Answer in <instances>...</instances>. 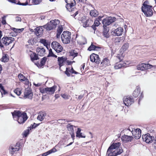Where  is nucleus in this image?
<instances>
[{
  "instance_id": "bb28decb",
  "label": "nucleus",
  "mask_w": 156,
  "mask_h": 156,
  "mask_svg": "<svg viewBox=\"0 0 156 156\" xmlns=\"http://www.w3.org/2000/svg\"><path fill=\"white\" fill-rule=\"evenodd\" d=\"M18 77L20 81H25L26 84H28L29 82L28 80L23 74H19Z\"/></svg>"
},
{
  "instance_id": "09e8293b",
  "label": "nucleus",
  "mask_w": 156,
  "mask_h": 156,
  "mask_svg": "<svg viewBox=\"0 0 156 156\" xmlns=\"http://www.w3.org/2000/svg\"><path fill=\"white\" fill-rule=\"evenodd\" d=\"M13 30L16 32L20 33L21 31H22L23 30V28L21 29H16L13 28Z\"/></svg>"
},
{
  "instance_id": "393cba45",
  "label": "nucleus",
  "mask_w": 156,
  "mask_h": 156,
  "mask_svg": "<svg viewBox=\"0 0 156 156\" xmlns=\"http://www.w3.org/2000/svg\"><path fill=\"white\" fill-rule=\"evenodd\" d=\"M140 88L139 87L137 86L136 87V89H135L134 91L133 94V95L135 98H136L140 94Z\"/></svg>"
},
{
  "instance_id": "5701e85b",
  "label": "nucleus",
  "mask_w": 156,
  "mask_h": 156,
  "mask_svg": "<svg viewBox=\"0 0 156 156\" xmlns=\"http://www.w3.org/2000/svg\"><path fill=\"white\" fill-rule=\"evenodd\" d=\"M46 116V113L44 112H40L38 115L37 119L41 121L44 120Z\"/></svg>"
},
{
  "instance_id": "f257e3e1",
  "label": "nucleus",
  "mask_w": 156,
  "mask_h": 156,
  "mask_svg": "<svg viewBox=\"0 0 156 156\" xmlns=\"http://www.w3.org/2000/svg\"><path fill=\"white\" fill-rule=\"evenodd\" d=\"M121 143L119 142L114 143L108 148L106 153L107 156H116L121 154L123 150L120 146Z\"/></svg>"
},
{
  "instance_id": "e433bc0d",
  "label": "nucleus",
  "mask_w": 156,
  "mask_h": 156,
  "mask_svg": "<svg viewBox=\"0 0 156 156\" xmlns=\"http://www.w3.org/2000/svg\"><path fill=\"white\" fill-rule=\"evenodd\" d=\"M52 24H53V25L54 29L55 28L57 25L58 24L60 23V21L58 20L55 19L54 20H51Z\"/></svg>"
},
{
  "instance_id": "a878e982",
  "label": "nucleus",
  "mask_w": 156,
  "mask_h": 156,
  "mask_svg": "<svg viewBox=\"0 0 156 156\" xmlns=\"http://www.w3.org/2000/svg\"><path fill=\"white\" fill-rule=\"evenodd\" d=\"M40 42L41 44H42L46 46V48L48 49V46H49L50 44V43L47 40L44 39H41L40 41Z\"/></svg>"
},
{
  "instance_id": "0eeeda50",
  "label": "nucleus",
  "mask_w": 156,
  "mask_h": 156,
  "mask_svg": "<svg viewBox=\"0 0 156 156\" xmlns=\"http://www.w3.org/2000/svg\"><path fill=\"white\" fill-rule=\"evenodd\" d=\"M51 46L52 48L58 53L61 52L63 49V48L61 45L55 41L52 42Z\"/></svg>"
},
{
  "instance_id": "69168bd1",
  "label": "nucleus",
  "mask_w": 156,
  "mask_h": 156,
  "mask_svg": "<svg viewBox=\"0 0 156 156\" xmlns=\"http://www.w3.org/2000/svg\"><path fill=\"white\" fill-rule=\"evenodd\" d=\"M121 40V37H118L116 39V42H119Z\"/></svg>"
},
{
  "instance_id": "ddd939ff",
  "label": "nucleus",
  "mask_w": 156,
  "mask_h": 156,
  "mask_svg": "<svg viewBox=\"0 0 156 156\" xmlns=\"http://www.w3.org/2000/svg\"><path fill=\"white\" fill-rule=\"evenodd\" d=\"M123 30L122 28L119 27L115 29H112V33L114 36H119L122 34Z\"/></svg>"
},
{
  "instance_id": "ea45409f",
  "label": "nucleus",
  "mask_w": 156,
  "mask_h": 156,
  "mask_svg": "<svg viewBox=\"0 0 156 156\" xmlns=\"http://www.w3.org/2000/svg\"><path fill=\"white\" fill-rule=\"evenodd\" d=\"M0 88L1 89L0 92L2 94V97H3V95L5 94H6L7 93V92L4 90L3 87L2 86L1 84H0Z\"/></svg>"
},
{
  "instance_id": "412c9836",
  "label": "nucleus",
  "mask_w": 156,
  "mask_h": 156,
  "mask_svg": "<svg viewBox=\"0 0 156 156\" xmlns=\"http://www.w3.org/2000/svg\"><path fill=\"white\" fill-rule=\"evenodd\" d=\"M101 66L105 67L110 65V62L107 58H105L101 63Z\"/></svg>"
},
{
  "instance_id": "5fc2aeb1",
  "label": "nucleus",
  "mask_w": 156,
  "mask_h": 156,
  "mask_svg": "<svg viewBox=\"0 0 156 156\" xmlns=\"http://www.w3.org/2000/svg\"><path fill=\"white\" fill-rule=\"evenodd\" d=\"M17 4L19 5H28V3L27 1L25 3H21L19 2Z\"/></svg>"
},
{
  "instance_id": "72a5a7b5",
  "label": "nucleus",
  "mask_w": 156,
  "mask_h": 156,
  "mask_svg": "<svg viewBox=\"0 0 156 156\" xmlns=\"http://www.w3.org/2000/svg\"><path fill=\"white\" fill-rule=\"evenodd\" d=\"M100 24L99 21L96 19L94 21V24L92 26V27L94 30H95L96 29V27L98 26Z\"/></svg>"
},
{
  "instance_id": "864d4df0",
  "label": "nucleus",
  "mask_w": 156,
  "mask_h": 156,
  "mask_svg": "<svg viewBox=\"0 0 156 156\" xmlns=\"http://www.w3.org/2000/svg\"><path fill=\"white\" fill-rule=\"evenodd\" d=\"M94 59H95V62L97 64H98L100 63V58L99 57V56H98V58H94Z\"/></svg>"
},
{
  "instance_id": "0e129e2a",
  "label": "nucleus",
  "mask_w": 156,
  "mask_h": 156,
  "mask_svg": "<svg viewBox=\"0 0 156 156\" xmlns=\"http://www.w3.org/2000/svg\"><path fill=\"white\" fill-rule=\"evenodd\" d=\"M103 16H99L96 19L99 21L101 20V19L103 18Z\"/></svg>"
},
{
  "instance_id": "052dcab7",
  "label": "nucleus",
  "mask_w": 156,
  "mask_h": 156,
  "mask_svg": "<svg viewBox=\"0 0 156 156\" xmlns=\"http://www.w3.org/2000/svg\"><path fill=\"white\" fill-rule=\"evenodd\" d=\"M16 21H21V17H19V16H17L16 17Z\"/></svg>"
},
{
  "instance_id": "2eb2a0df",
  "label": "nucleus",
  "mask_w": 156,
  "mask_h": 156,
  "mask_svg": "<svg viewBox=\"0 0 156 156\" xmlns=\"http://www.w3.org/2000/svg\"><path fill=\"white\" fill-rule=\"evenodd\" d=\"M142 137L143 140L147 143H151L152 142L153 139L154 138V137L150 136L149 133L143 135Z\"/></svg>"
},
{
  "instance_id": "20e7f679",
  "label": "nucleus",
  "mask_w": 156,
  "mask_h": 156,
  "mask_svg": "<svg viewBox=\"0 0 156 156\" xmlns=\"http://www.w3.org/2000/svg\"><path fill=\"white\" fill-rule=\"evenodd\" d=\"M57 87L55 86H54L52 87H47L46 88L40 87L39 90L40 92L42 94H53L56 89Z\"/></svg>"
},
{
  "instance_id": "4c0bfd02",
  "label": "nucleus",
  "mask_w": 156,
  "mask_h": 156,
  "mask_svg": "<svg viewBox=\"0 0 156 156\" xmlns=\"http://www.w3.org/2000/svg\"><path fill=\"white\" fill-rule=\"evenodd\" d=\"M20 147L18 146L17 147L15 148L11 147V148L9 149V151L11 154H13L14 152L18 151Z\"/></svg>"
},
{
  "instance_id": "c756f323",
  "label": "nucleus",
  "mask_w": 156,
  "mask_h": 156,
  "mask_svg": "<svg viewBox=\"0 0 156 156\" xmlns=\"http://www.w3.org/2000/svg\"><path fill=\"white\" fill-rule=\"evenodd\" d=\"M90 16L92 17H96L98 15V12L95 9L91 10L90 12Z\"/></svg>"
},
{
  "instance_id": "4d7b16f0",
  "label": "nucleus",
  "mask_w": 156,
  "mask_h": 156,
  "mask_svg": "<svg viewBox=\"0 0 156 156\" xmlns=\"http://www.w3.org/2000/svg\"><path fill=\"white\" fill-rule=\"evenodd\" d=\"M152 141L154 143V147H156V137L155 138H153Z\"/></svg>"
},
{
  "instance_id": "bf43d9fd",
  "label": "nucleus",
  "mask_w": 156,
  "mask_h": 156,
  "mask_svg": "<svg viewBox=\"0 0 156 156\" xmlns=\"http://www.w3.org/2000/svg\"><path fill=\"white\" fill-rule=\"evenodd\" d=\"M69 72L72 73H75V74H77V72H75L73 70V68H72L70 70H69Z\"/></svg>"
},
{
  "instance_id": "aec40b11",
  "label": "nucleus",
  "mask_w": 156,
  "mask_h": 156,
  "mask_svg": "<svg viewBox=\"0 0 156 156\" xmlns=\"http://www.w3.org/2000/svg\"><path fill=\"white\" fill-rule=\"evenodd\" d=\"M43 29L42 27H38L36 28L34 30V32L36 35L37 36L41 35Z\"/></svg>"
},
{
  "instance_id": "6ab92c4d",
  "label": "nucleus",
  "mask_w": 156,
  "mask_h": 156,
  "mask_svg": "<svg viewBox=\"0 0 156 156\" xmlns=\"http://www.w3.org/2000/svg\"><path fill=\"white\" fill-rule=\"evenodd\" d=\"M53 24H52L51 21L48 23L46 25L43 26L44 29L48 30H50L54 29Z\"/></svg>"
},
{
  "instance_id": "39448f33",
  "label": "nucleus",
  "mask_w": 156,
  "mask_h": 156,
  "mask_svg": "<svg viewBox=\"0 0 156 156\" xmlns=\"http://www.w3.org/2000/svg\"><path fill=\"white\" fill-rule=\"evenodd\" d=\"M71 33L68 31H64L61 36V39L63 43L68 44L71 40Z\"/></svg>"
},
{
  "instance_id": "9b49d317",
  "label": "nucleus",
  "mask_w": 156,
  "mask_h": 156,
  "mask_svg": "<svg viewBox=\"0 0 156 156\" xmlns=\"http://www.w3.org/2000/svg\"><path fill=\"white\" fill-rule=\"evenodd\" d=\"M14 40L13 37H4L1 40L2 43L5 45H8Z\"/></svg>"
},
{
  "instance_id": "f03ea898",
  "label": "nucleus",
  "mask_w": 156,
  "mask_h": 156,
  "mask_svg": "<svg viewBox=\"0 0 156 156\" xmlns=\"http://www.w3.org/2000/svg\"><path fill=\"white\" fill-rule=\"evenodd\" d=\"M12 114L14 119L16 120L20 124L23 123L28 118L26 113L24 112L15 111Z\"/></svg>"
},
{
  "instance_id": "7c9ffc66",
  "label": "nucleus",
  "mask_w": 156,
  "mask_h": 156,
  "mask_svg": "<svg viewBox=\"0 0 156 156\" xmlns=\"http://www.w3.org/2000/svg\"><path fill=\"white\" fill-rule=\"evenodd\" d=\"M63 31V27L62 26H59L57 30V34H56V37L57 38H59Z\"/></svg>"
},
{
  "instance_id": "6e6552de",
  "label": "nucleus",
  "mask_w": 156,
  "mask_h": 156,
  "mask_svg": "<svg viewBox=\"0 0 156 156\" xmlns=\"http://www.w3.org/2000/svg\"><path fill=\"white\" fill-rule=\"evenodd\" d=\"M116 20V18L114 17H108L104 19L102 21V23L103 24V27H107L113 22H114Z\"/></svg>"
},
{
  "instance_id": "58836bf2",
  "label": "nucleus",
  "mask_w": 156,
  "mask_h": 156,
  "mask_svg": "<svg viewBox=\"0 0 156 156\" xmlns=\"http://www.w3.org/2000/svg\"><path fill=\"white\" fill-rule=\"evenodd\" d=\"M67 128L69 131L70 132H74L73 126V125H71L69 124H68L67 126Z\"/></svg>"
},
{
  "instance_id": "79ce46f5",
  "label": "nucleus",
  "mask_w": 156,
  "mask_h": 156,
  "mask_svg": "<svg viewBox=\"0 0 156 156\" xmlns=\"http://www.w3.org/2000/svg\"><path fill=\"white\" fill-rule=\"evenodd\" d=\"M143 6L142 7H152V6L150 5V4L147 1H146L144 2L143 4Z\"/></svg>"
},
{
  "instance_id": "13d9d810",
  "label": "nucleus",
  "mask_w": 156,
  "mask_h": 156,
  "mask_svg": "<svg viewBox=\"0 0 156 156\" xmlns=\"http://www.w3.org/2000/svg\"><path fill=\"white\" fill-rule=\"evenodd\" d=\"M62 97L65 99H67L68 98V96L65 94H63L62 95Z\"/></svg>"
},
{
  "instance_id": "338daca9",
  "label": "nucleus",
  "mask_w": 156,
  "mask_h": 156,
  "mask_svg": "<svg viewBox=\"0 0 156 156\" xmlns=\"http://www.w3.org/2000/svg\"><path fill=\"white\" fill-rule=\"evenodd\" d=\"M9 1L11 2L12 3H16L17 1L16 0H10V1Z\"/></svg>"
},
{
  "instance_id": "dca6fc26",
  "label": "nucleus",
  "mask_w": 156,
  "mask_h": 156,
  "mask_svg": "<svg viewBox=\"0 0 156 156\" xmlns=\"http://www.w3.org/2000/svg\"><path fill=\"white\" fill-rule=\"evenodd\" d=\"M37 52L38 55L43 56L45 54V50L42 47H38L37 48Z\"/></svg>"
},
{
  "instance_id": "f704fd0d",
  "label": "nucleus",
  "mask_w": 156,
  "mask_h": 156,
  "mask_svg": "<svg viewBox=\"0 0 156 156\" xmlns=\"http://www.w3.org/2000/svg\"><path fill=\"white\" fill-rule=\"evenodd\" d=\"M98 58V55L94 53L92 54L90 56V61L92 62H95L94 58Z\"/></svg>"
},
{
  "instance_id": "e2e57ef3",
  "label": "nucleus",
  "mask_w": 156,
  "mask_h": 156,
  "mask_svg": "<svg viewBox=\"0 0 156 156\" xmlns=\"http://www.w3.org/2000/svg\"><path fill=\"white\" fill-rule=\"evenodd\" d=\"M83 95H79L78 98V100H80L83 97Z\"/></svg>"
},
{
  "instance_id": "a19ab883",
  "label": "nucleus",
  "mask_w": 156,
  "mask_h": 156,
  "mask_svg": "<svg viewBox=\"0 0 156 156\" xmlns=\"http://www.w3.org/2000/svg\"><path fill=\"white\" fill-rule=\"evenodd\" d=\"M47 59V58L44 57L41 61V64L40 65V67H42L44 65L45 62Z\"/></svg>"
},
{
  "instance_id": "cd10ccee",
  "label": "nucleus",
  "mask_w": 156,
  "mask_h": 156,
  "mask_svg": "<svg viewBox=\"0 0 156 156\" xmlns=\"http://www.w3.org/2000/svg\"><path fill=\"white\" fill-rule=\"evenodd\" d=\"M57 151V150L55 148H53L52 149L48 151L43 153L42 154V156H46L52 153H54Z\"/></svg>"
},
{
  "instance_id": "f8f14e48",
  "label": "nucleus",
  "mask_w": 156,
  "mask_h": 156,
  "mask_svg": "<svg viewBox=\"0 0 156 156\" xmlns=\"http://www.w3.org/2000/svg\"><path fill=\"white\" fill-rule=\"evenodd\" d=\"M152 66L149 64H141L137 66V69L139 70H144L151 69Z\"/></svg>"
},
{
  "instance_id": "c03bdc74",
  "label": "nucleus",
  "mask_w": 156,
  "mask_h": 156,
  "mask_svg": "<svg viewBox=\"0 0 156 156\" xmlns=\"http://www.w3.org/2000/svg\"><path fill=\"white\" fill-rule=\"evenodd\" d=\"M48 56H52L55 58L57 57V56L53 53L51 49L49 50V54Z\"/></svg>"
},
{
  "instance_id": "a18cd8bd",
  "label": "nucleus",
  "mask_w": 156,
  "mask_h": 156,
  "mask_svg": "<svg viewBox=\"0 0 156 156\" xmlns=\"http://www.w3.org/2000/svg\"><path fill=\"white\" fill-rule=\"evenodd\" d=\"M14 91V93L18 96L20 95L21 93V90L20 89L18 88H17L15 89Z\"/></svg>"
},
{
  "instance_id": "c85d7f7f",
  "label": "nucleus",
  "mask_w": 156,
  "mask_h": 156,
  "mask_svg": "<svg viewBox=\"0 0 156 156\" xmlns=\"http://www.w3.org/2000/svg\"><path fill=\"white\" fill-rule=\"evenodd\" d=\"M93 23V21L92 20H87L83 23V26L84 27H86L91 25Z\"/></svg>"
},
{
  "instance_id": "4468645a",
  "label": "nucleus",
  "mask_w": 156,
  "mask_h": 156,
  "mask_svg": "<svg viewBox=\"0 0 156 156\" xmlns=\"http://www.w3.org/2000/svg\"><path fill=\"white\" fill-rule=\"evenodd\" d=\"M124 103L125 105L128 106L131 105L134 102L133 98L128 97H125L123 98Z\"/></svg>"
},
{
  "instance_id": "de8ad7c7",
  "label": "nucleus",
  "mask_w": 156,
  "mask_h": 156,
  "mask_svg": "<svg viewBox=\"0 0 156 156\" xmlns=\"http://www.w3.org/2000/svg\"><path fill=\"white\" fill-rule=\"evenodd\" d=\"M74 51V50L73 51H71L70 53V55L71 56L73 57H74L78 55V53H77L75 52Z\"/></svg>"
},
{
  "instance_id": "423d86ee",
  "label": "nucleus",
  "mask_w": 156,
  "mask_h": 156,
  "mask_svg": "<svg viewBox=\"0 0 156 156\" xmlns=\"http://www.w3.org/2000/svg\"><path fill=\"white\" fill-rule=\"evenodd\" d=\"M116 57L119 59V62L115 64L114 66V68L115 69H118L122 67H126L127 66L128 64H127L126 63L123 62V61H122L123 58V57L122 55H118Z\"/></svg>"
},
{
  "instance_id": "b1692460",
  "label": "nucleus",
  "mask_w": 156,
  "mask_h": 156,
  "mask_svg": "<svg viewBox=\"0 0 156 156\" xmlns=\"http://www.w3.org/2000/svg\"><path fill=\"white\" fill-rule=\"evenodd\" d=\"M104 29L103 31V34L104 36L105 37L107 38L109 37V28L107 27H103Z\"/></svg>"
},
{
  "instance_id": "49530a36",
  "label": "nucleus",
  "mask_w": 156,
  "mask_h": 156,
  "mask_svg": "<svg viewBox=\"0 0 156 156\" xmlns=\"http://www.w3.org/2000/svg\"><path fill=\"white\" fill-rule=\"evenodd\" d=\"M8 15H6L5 16H4L2 18V23L3 24H5L6 23V22L5 20L6 17L8 16Z\"/></svg>"
},
{
  "instance_id": "6e6d98bb",
  "label": "nucleus",
  "mask_w": 156,
  "mask_h": 156,
  "mask_svg": "<svg viewBox=\"0 0 156 156\" xmlns=\"http://www.w3.org/2000/svg\"><path fill=\"white\" fill-rule=\"evenodd\" d=\"M69 68H67L66 69V70L65 72V73L68 76H70V74L69 73Z\"/></svg>"
},
{
  "instance_id": "c9c22d12",
  "label": "nucleus",
  "mask_w": 156,
  "mask_h": 156,
  "mask_svg": "<svg viewBox=\"0 0 156 156\" xmlns=\"http://www.w3.org/2000/svg\"><path fill=\"white\" fill-rule=\"evenodd\" d=\"M81 129L80 128H78L76 132V136L77 137L85 138V136H83L82 135L81 133Z\"/></svg>"
},
{
  "instance_id": "9d476101",
  "label": "nucleus",
  "mask_w": 156,
  "mask_h": 156,
  "mask_svg": "<svg viewBox=\"0 0 156 156\" xmlns=\"http://www.w3.org/2000/svg\"><path fill=\"white\" fill-rule=\"evenodd\" d=\"M152 7H142V10L145 15L147 17L152 16L153 15Z\"/></svg>"
},
{
  "instance_id": "473e14b6",
  "label": "nucleus",
  "mask_w": 156,
  "mask_h": 156,
  "mask_svg": "<svg viewBox=\"0 0 156 156\" xmlns=\"http://www.w3.org/2000/svg\"><path fill=\"white\" fill-rule=\"evenodd\" d=\"M30 57L31 60L32 61L34 60H37L39 59L38 56L35 53H33V54H31Z\"/></svg>"
},
{
  "instance_id": "4be33fe9",
  "label": "nucleus",
  "mask_w": 156,
  "mask_h": 156,
  "mask_svg": "<svg viewBox=\"0 0 156 156\" xmlns=\"http://www.w3.org/2000/svg\"><path fill=\"white\" fill-rule=\"evenodd\" d=\"M133 139V137L132 136L125 135L122 136L121 137L122 140L125 142L131 141Z\"/></svg>"
},
{
  "instance_id": "1a4fd4ad",
  "label": "nucleus",
  "mask_w": 156,
  "mask_h": 156,
  "mask_svg": "<svg viewBox=\"0 0 156 156\" xmlns=\"http://www.w3.org/2000/svg\"><path fill=\"white\" fill-rule=\"evenodd\" d=\"M67 3L66 7L67 9L69 12L72 11L73 7L76 4L75 0H65Z\"/></svg>"
},
{
  "instance_id": "680f3d73",
  "label": "nucleus",
  "mask_w": 156,
  "mask_h": 156,
  "mask_svg": "<svg viewBox=\"0 0 156 156\" xmlns=\"http://www.w3.org/2000/svg\"><path fill=\"white\" fill-rule=\"evenodd\" d=\"M70 133L71 135V136L72 138H73V140L74 139V137H75V135L74 132H70Z\"/></svg>"
},
{
  "instance_id": "37998d69",
  "label": "nucleus",
  "mask_w": 156,
  "mask_h": 156,
  "mask_svg": "<svg viewBox=\"0 0 156 156\" xmlns=\"http://www.w3.org/2000/svg\"><path fill=\"white\" fill-rule=\"evenodd\" d=\"M129 44L128 43L124 44L122 46V49L123 51H126L129 48Z\"/></svg>"
},
{
  "instance_id": "8fccbe9b",
  "label": "nucleus",
  "mask_w": 156,
  "mask_h": 156,
  "mask_svg": "<svg viewBox=\"0 0 156 156\" xmlns=\"http://www.w3.org/2000/svg\"><path fill=\"white\" fill-rule=\"evenodd\" d=\"M8 59L7 57L5 55L2 57V61L3 62H5L7 61Z\"/></svg>"
},
{
  "instance_id": "7ed1b4c3",
  "label": "nucleus",
  "mask_w": 156,
  "mask_h": 156,
  "mask_svg": "<svg viewBox=\"0 0 156 156\" xmlns=\"http://www.w3.org/2000/svg\"><path fill=\"white\" fill-rule=\"evenodd\" d=\"M125 131H129L130 133H131L135 138L136 139H138L140 138L141 136V130L139 128L135 129L133 128V126H130L129 128L126 129Z\"/></svg>"
},
{
  "instance_id": "774afa93",
  "label": "nucleus",
  "mask_w": 156,
  "mask_h": 156,
  "mask_svg": "<svg viewBox=\"0 0 156 156\" xmlns=\"http://www.w3.org/2000/svg\"><path fill=\"white\" fill-rule=\"evenodd\" d=\"M78 12L76 11L75 13L73 15V16L75 18L76 15L78 14Z\"/></svg>"
},
{
  "instance_id": "2f4dec72",
  "label": "nucleus",
  "mask_w": 156,
  "mask_h": 156,
  "mask_svg": "<svg viewBox=\"0 0 156 156\" xmlns=\"http://www.w3.org/2000/svg\"><path fill=\"white\" fill-rule=\"evenodd\" d=\"M99 48H100L99 47L95 46V45H93V43H92L91 45L88 48V50L89 51L94 50H98V49Z\"/></svg>"
},
{
  "instance_id": "603ef678",
  "label": "nucleus",
  "mask_w": 156,
  "mask_h": 156,
  "mask_svg": "<svg viewBox=\"0 0 156 156\" xmlns=\"http://www.w3.org/2000/svg\"><path fill=\"white\" fill-rule=\"evenodd\" d=\"M30 130L29 129H26V130H25L24 132V136H25V137H26L28 134H29V132Z\"/></svg>"
},
{
  "instance_id": "3c124183",
  "label": "nucleus",
  "mask_w": 156,
  "mask_h": 156,
  "mask_svg": "<svg viewBox=\"0 0 156 156\" xmlns=\"http://www.w3.org/2000/svg\"><path fill=\"white\" fill-rule=\"evenodd\" d=\"M41 1L42 0H33V2L35 5H37L39 4Z\"/></svg>"
},
{
  "instance_id": "a211bd4d",
  "label": "nucleus",
  "mask_w": 156,
  "mask_h": 156,
  "mask_svg": "<svg viewBox=\"0 0 156 156\" xmlns=\"http://www.w3.org/2000/svg\"><path fill=\"white\" fill-rule=\"evenodd\" d=\"M66 60V58L64 57H58V61L59 65L60 67L63 66L65 63Z\"/></svg>"
},
{
  "instance_id": "f3484780",
  "label": "nucleus",
  "mask_w": 156,
  "mask_h": 156,
  "mask_svg": "<svg viewBox=\"0 0 156 156\" xmlns=\"http://www.w3.org/2000/svg\"><path fill=\"white\" fill-rule=\"evenodd\" d=\"M33 94L30 89L26 90L24 93V98L31 99L32 98Z\"/></svg>"
}]
</instances>
